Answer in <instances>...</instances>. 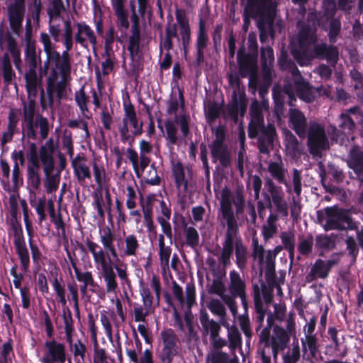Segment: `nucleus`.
<instances>
[{
  "label": "nucleus",
  "mask_w": 363,
  "mask_h": 363,
  "mask_svg": "<svg viewBox=\"0 0 363 363\" xmlns=\"http://www.w3.org/2000/svg\"><path fill=\"white\" fill-rule=\"evenodd\" d=\"M244 206L245 199L241 194H233L228 189H223L218 220L223 227L226 226V230L221 243L222 247L213 252V255L224 269L231 265L234 251L238 268L243 272L247 267V248L239 231V216L242 213Z\"/></svg>",
  "instance_id": "f257e3e1"
},
{
  "label": "nucleus",
  "mask_w": 363,
  "mask_h": 363,
  "mask_svg": "<svg viewBox=\"0 0 363 363\" xmlns=\"http://www.w3.org/2000/svg\"><path fill=\"white\" fill-rule=\"evenodd\" d=\"M99 236L103 247L89 239L86 240V245L93 257L96 268L101 270V277L118 276L121 285L130 288L131 281L129 278L128 265L123 263L113 265L111 263V257L115 260H118V253L114 245L113 230L108 226L101 228L99 230Z\"/></svg>",
  "instance_id": "f03ea898"
},
{
  "label": "nucleus",
  "mask_w": 363,
  "mask_h": 363,
  "mask_svg": "<svg viewBox=\"0 0 363 363\" xmlns=\"http://www.w3.org/2000/svg\"><path fill=\"white\" fill-rule=\"evenodd\" d=\"M70 51L64 50L62 53L54 52L50 57H47L45 67L49 64L53 66L46 79V93L41 91L40 103L43 111L53 108L55 99L59 102L67 96V87L71 82L72 57Z\"/></svg>",
  "instance_id": "7ed1b4c3"
},
{
  "label": "nucleus",
  "mask_w": 363,
  "mask_h": 363,
  "mask_svg": "<svg viewBox=\"0 0 363 363\" xmlns=\"http://www.w3.org/2000/svg\"><path fill=\"white\" fill-rule=\"evenodd\" d=\"M315 28L303 26L298 32L297 42L293 43L292 54L300 65H307L315 57L325 58L333 66L339 59V52L335 46L325 43L315 44Z\"/></svg>",
  "instance_id": "20e7f679"
},
{
  "label": "nucleus",
  "mask_w": 363,
  "mask_h": 363,
  "mask_svg": "<svg viewBox=\"0 0 363 363\" xmlns=\"http://www.w3.org/2000/svg\"><path fill=\"white\" fill-rule=\"evenodd\" d=\"M38 88L35 93L28 94V102L23 103V137L29 140H39L40 142L47 139L50 132L48 119L41 114L36 115L35 98L38 94Z\"/></svg>",
  "instance_id": "39448f33"
},
{
  "label": "nucleus",
  "mask_w": 363,
  "mask_h": 363,
  "mask_svg": "<svg viewBox=\"0 0 363 363\" xmlns=\"http://www.w3.org/2000/svg\"><path fill=\"white\" fill-rule=\"evenodd\" d=\"M250 121L248 125L249 138L257 139V146L262 154H268L273 147L276 136V129L274 125H264L262 108L257 101L252 103L250 109Z\"/></svg>",
  "instance_id": "423d86ee"
},
{
  "label": "nucleus",
  "mask_w": 363,
  "mask_h": 363,
  "mask_svg": "<svg viewBox=\"0 0 363 363\" xmlns=\"http://www.w3.org/2000/svg\"><path fill=\"white\" fill-rule=\"evenodd\" d=\"M277 4L275 0H248L249 11L259 18V40L265 42L268 35L273 39L274 32L273 23L276 15Z\"/></svg>",
  "instance_id": "0eeeda50"
},
{
  "label": "nucleus",
  "mask_w": 363,
  "mask_h": 363,
  "mask_svg": "<svg viewBox=\"0 0 363 363\" xmlns=\"http://www.w3.org/2000/svg\"><path fill=\"white\" fill-rule=\"evenodd\" d=\"M265 186L267 191L262 193L264 202L259 201L257 204V211L260 218H263L265 209L273 210L274 213L281 217L286 218L290 210V203L285 199L284 192L281 186H277L274 182L268 179Z\"/></svg>",
  "instance_id": "6e6552de"
},
{
  "label": "nucleus",
  "mask_w": 363,
  "mask_h": 363,
  "mask_svg": "<svg viewBox=\"0 0 363 363\" xmlns=\"http://www.w3.org/2000/svg\"><path fill=\"white\" fill-rule=\"evenodd\" d=\"M124 114L119 126L121 141L133 146L136 137L143 133V122L139 121L134 106L130 102L123 103Z\"/></svg>",
  "instance_id": "1a4fd4ad"
},
{
  "label": "nucleus",
  "mask_w": 363,
  "mask_h": 363,
  "mask_svg": "<svg viewBox=\"0 0 363 363\" xmlns=\"http://www.w3.org/2000/svg\"><path fill=\"white\" fill-rule=\"evenodd\" d=\"M54 143L52 138L48 140L41 148L40 161L45 174L44 186L48 194L55 192L58 187L60 177L54 174Z\"/></svg>",
  "instance_id": "9d476101"
},
{
  "label": "nucleus",
  "mask_w": 363,
  "mask_h": 363,
  "mask_svg": "<svg viewBox=\"0 0 363 363\" xmlns=\"http://www.w3.org/2000/svg\"><path fill=\"white\" fill-rule=\"evenodd\" d=\"M24 55L27 68L24 74L26 88L29 92L35 93V87H38L41 84V79L37 74L38 60L35 44L30 38L26 41Z\"/></svg>",
  "instance_id": "9b49d317"
},
{
  "label": "nucleus",
  "mask_w": 363,
  "mask_h": 363,
  "mask_svg": "<svg viewBox=\"0 0 363 363\" xmlns=\"http://www.w3.org/2000/svg\"><path fill=\"white\" fill-rule=\"evenodd\" d=\"M228 291V296H225L226 306L230 311L233 317L238 315V296L247 293V283L245 278L235 269L230 271L229 278L227 284Z\"/></svg>",
  "instance_id": "f8f14e48"
},
{
  "label": "nucleus",
  "mask_w": 363,
  "mask_h": 363,
  "mask_svg": "<svg viewBox=\"0 0 363 363\" xmlns=\"http://www.w3.org/2000/svg\"><path fill=\"white\" fill-rule=\"evenodd\" d=\"M306 133L307 145L311 155H318L322 151L329 148V141L325 127L322 124L316 121H310Z\"/></svg>",
  "instance_id": "ddd939ff"
},
{
  "label": "nucleus",
  "mask_w": 363,
  "mask_h": 363,
  "mask_svg": "<svg viewBox=\"0 0 363 363\" xmlns=\"http://www.w3.org/2000/svg\"><path fill=\"white\" fill-rule=\"evenodd\" d=\"M326 221L323 225L325 230H345L352 229V218L349 212L337 206L325 208Z\"/></svg>",
  "instance_id": "4468645a"
},
{
  "label": "nucleus",
  "mask_w": 363,
  "mask_h": 363,
  "mask_svg": "<svg viewBox=\"0 0 363 363\" xmlns=\"http://www.w3.org/2000/svg\"><path fill=\"white\" fill-rule=\"evenodd\" d=\"M341 123L339 125L340 130L335 125H330L328 128V135L332 140L340 145H346L349 142L350 137L355 130L356 125L353 117L348 113L346 109L340 115Z\"/></svg>",
  "instance_id": "2eb2a0df"
},
{
  "label": "nucleus",
  "mask_w": 363,
  "mask_h": 363,
  "mask_svg": "<svg viewBox=\"0 0 363 363\" xmlns=\"http://www.w3.org/2000/svg\"><path fill=\"white\" fill-rule=\"evenodd\" d=\"M67 355L66 345L52 337L44 342L39 360L41 363H65Z\"/></svg>",
  "instance_id": "dca6fc26"
},
{
  "label": "nucleus",
  "mask_w": 363,
  "mask_h": 363,
  "mask_svg": "<svg viewBox=\"0 0 363 363\" xmlns=\"http://www.w3.org/2000/svg\"><path fill=\"white\" fill-rule=\"evenodd\" d=\"M283 91L288 96L289 105L291 107L294 106L296 98L291 91V86H284ZM289 118L293 130L300 138H304L306 135L307 128V119L305 115L298 109L291 108L289 111Z\"/></svg>",
  "instance_id": "f3484780"
},
{
  "label": "nucleus",
  "mask_w": 363,
  "mask_h": 363,
  "mask_svg": "<svg viewBox=\"0 0 363 363\" xmlns=\"http://www.w3.org/2000/svg\"><path fill=\"white\" fill-rule=\"evenodd\" d=\"M172 172L175 186L179 192L186 193L195 185L194 172L189 166H184L177 161L172 164Z\"/></svg>",
  "instance_id": "a211bd4d"
},
{
  "label": "nucleus",
  "mask_w": 363,
  "mask_h": 363,
  "mask_svg": "<svg viewBox=\"0 0 363 363\" xmlns=\"http://www.w3.org/2000/svg\"><path fill=\"white\" fill-rule=\"evenodd\" d=\"M162 348L159 354L161 363H171L179 350V340L172 329H165L160 333Z\"/></svg>",
  "instance_id": "6ab92c4d"
},
{
  "label": "nucleus",
  "mask_w": 363,
  "mask_h": 363,
  "mask_svg": "<svg viewBox=\"0 0 363 363\" xmlns=\"http://www.w3.org/2000/svg\"><path fill=\"white\" fill-rule=\"evenodd\" d=\"M26 13V1H9L7 6V16L11 30L18 35L22 29Z\"/></svg>",
  "instance_id": "aec40b11"
},
{
  "label": "nucleus",
  "mask_w": 363,
  "mask_h": 363,
  "mask_svg": "<svg viewBox=\"0 0 363 363\" xmlns=\"http://www.w3.org/2000/svg\"><path fill=\"white\" fill-rule=\"evenodd\" d=\"M339 260L335 258H331L328 260L318 259L311 266L310 272L306 276L307 283L313 282L318 279H325L331 269L338 264Z\"/></svg>",
  "instance_id": "412c9836"
},
{
  "label": "nucleus",
  "mask_w": 363,
  "mask_h": 363,
  "mask_svg": "<svg viewBox=\"0 0 363 363\" xmlns=\"http://www.w3.org/2000/svg\"><path fill=\"white\" fill-rule=\"evenodd\" d=\"M76 32L74 33L75 43L86 48L89 43L93 50H95L98 43L97 37L94 30L84 21L77 22L74 24Z\"/></svg>",
  "instance_id": "4be33fe9"
},
{
  "label": "nucleus",
  "mask_w": 363,
  "mask_h": 363,
  "mask_svg": "<svg viewBox=\"0 0 363 363\" xmlns=\"http://www.w3.org/2000/svg\"><path fill=\"white\" fill-rule=\"evenodd\" d=\"M292 184L296 196H292L290 199V214L294 220H297L301 217L302 205L301 203V194L302 191L301 174V172L296 169H293Z\"/></svg>",
  "instance_id": "5701e85b"
},
{
  "label": "nucleus",
  "mask_w": 363,
  "mask_h": 363,
  "mask_svg": "<svg viewBox=\"0 0 363 363\" xmlns=\"http://www.w3.org/2000/svg\"><path fill=\"white\" fill-rule=\"evenodd\" d=\"M42 145L38 151V146L33 142L28 143V148L26 152V159L28 160V165L26 168V176H38L41 175L40 167V151Z\"/></svg>",
  "instance_id": "b1692460"
},
{
  "label": "nucleus",
  "mask_w": 363,
  "mask_h": 363,
  "mask_svg": "<svg viewBox=\"0 0 363 363\" xmlns=\"http://www.w3.org/2000/svg\"><path fill=\"white\" fill-rule=\"evenodd\" d=\"M208 36L206 27V20L199 15V30L196 35V59L194 65L200 66L204 62V50L208 45Z\"/></svg>",
  "instance_id": "393cba45"
},
{
  "label": "nucleus",
  "mask_w": 363,
  "mask_h": 363,
  "mask_svg": "<svg viewBox=\"0 0 363 363\" xmlns=\"http://www.w3.org/2000/svg\"><path fill=\"white\" fill-rule=\"evenodd\" d=\"M74 174L80 184H84L86 180L91 179V171L86 157L78 154L71 161Z\"/></svg>",
  "instance_id": "a878e982"
},
{
  "label": "nucleus",
  "mask_w": 363,
  "mask_h": 363,
  "mask_svg": "<svg viewBox=\"0 0 363 363\" xmlns=\"http://www.w3.org/2000/svg\"><path fill=\"white\" fill-rule=\"evenodd\" d=\"M291 74L297 96L306 102L313 101L315 97L311 87L309 86L308 83L303 79L296 66L292 69Z\"/></svg>",
  "instance_id": "bb28decb"
},
{
  "label": "nucleus",
  "mask_w": 363,
  "mask_h": 363,
  "mask_svg": "<svg viewBox=\"0 0 363 363\" xmlns=\"http://www.w3.org/2000/svg\"><path fill=\"white\" fill-rule=\"evenodd\" d=\"M185 292L186 298L184 297L182 288L175 281L172 282V294L174 298L182 307L186 304L190 308L196 303V289L194 284L188 283Z\"/></svg>",
  "instance_id": "cd10ccee"
},
{
  "label": "nucleus",
  "mask_w": 363,
  "mask_h": 363,
  "mask_svg": "<svg viewBox=\"0 0 363 363\" xmlns=\"http://www.w3.org/2000/svg\"><path fill=\"white\" fill-rule=\"evenodd\" d=\"M239 73L242 77H247L252 72L257 70V62L255 57L246 52L244 46L240 48L237 54Z\"/></svg>",
  "instance_id": "c85d7f7f"
},
{
  "label": "nucleus",
  "mask_w": 363,
  "mask_h": 363,
  "mask_svg": "<svg viewBox=\"0 0 363 363\" xmlns=\"http://www.w3.org/2000/svg\"><path fill=\"white\" fill-rule=\"evenodd\" d=\"M347 163L354 171L357 179L363 183V150L359 146H354L350 150Z\"/></svg>",
  "instance_id": "c756f323"
},
{
  "label": "nucleus",
  "mask_w": 363,
  "mask_h": 363,
  "mask_svg": "<svg viewBox=\"0 0 363 363\" xmlns=\"http://www.w3.org/2000/svg\"><path fill=\"white\" fill-rule=\"evenodd\" d=\"M122 240H118V247L121 256L124 257H135L140 249V241L136 235L134 233L125 235L123 239L124 245L121 246Z\"/></svg>",
  "instance_id": "7c9ffc66"
},
{
  "label": "nucleus",
  "mask_w": 363,
  "mask_h": 363,
  "mask_svg": "<svg viewBox=\"0 0 363 363\" xmlns=\"http://www.w3.org/2000/svg\"><path fill=\"white\" fill-rule=\"evenodd\" d=\"M274 335L272 338V348L274 359L277 358L279 351L286 348L289 341V334L281 327L276 326L274 329Z\"/></svg>",
  "instance_id": "2f4dec72"
},
{
  "label": "nucleus",
  "mask_w": 363,
  "mask_h": 363,
  "mask_svg": "<svg viewBox=\"0 0 363 363\" xmlns=\"http://www.w3.org/2000/svg\"><path fill=\"white\" fill-rule=\"evenodd\" d=\"M209 148L214 161H218L223 167L230 164V150L228 145H209Z\"/></svg>",
  "instance_id": "473e14b6"
},
{
  "label": "nucleus",
  "mask_w": 363,
  "mask_h": 363,
  "mask_svg": "<svg viewBox=\"0 0 363 363\" xmlns=\"http://www.w3.org/2000/svg\"><path fill=\"white\" fill-rule=\"evenodd\" d=\"M75 363H86L87 347L82 340L74 342L73 337L66 340Z\"/></svg>",
  "instance_id": "72a5a7b5"
},
{
  "label": "nucleus",
  "mask_w": 363,
  "mask_h": 363,
  "mask_svg": "<svg viewBox=\"0 0 363 363\" xmlns=\"http://www.w3.org/2000/svg\"><path fill=\"white\" fill-rule=\"evenodd\" d=\"M164 236L165 234L163 233L155 235L158 240V255L160 266L164 270L169 267V259L172 255V244H165Z\"/></svg>",
  "instance_id": "f704fd0d"
},
{
  "label": "nucleus",
  "mask_w": 363,
  "mask_h": 363,
  "mask_svg": "<svg viewBox=\"0 0 363 363\" xmlns=\"http://www.w3.org/2000/svg\"><path fill=\"white\" fill-rule=\"evenodd\" d=\"M199 320L201 324L203 333L206 335L209 334L210 338L219 334L220 330V324L213 319H209L206 311H201Z\"/></svg>",
  "instance_id": "c9c22d12"
},
{
  "label": "nucleus",
  "mask_w": 363,
  "mask_h": 363,
  "mask_svg": "<svg viewBox=\"0 0 363 363\" xmlns=\"http://www.w3.org/2000/svg\"><path fill=\"white\" fill-rule=\"evenodd\" d=\"M331 9H327L325 11V15L328 18H331L330 21V29L328 33L329 40L330 43H334L336 42L337 35H339L341 30V22L338 18H333L336 11L335 5L334 3L331 4Z\"/></svg>",
  "instance_id": "e433bc0d"
},
{
  "label": "nucleus",
  "mask_w": 363,
  "mask_h": 363,
  "mask_svg": "<svg viewBox=\"0 0 363 363\" xmlns=\"http://www.w3.org/2000/svg\"><path fill=\"white\" fill-rule=\"evenodd\" d=\"M74 101L80 110V113L84 118L90 119L92 115L89 109V96L85 92L84 86H82L74 93Z\"/></svg>",
  "instance_id": "4c0bfd02"
},
{
  "label": "nucleus",
  "mask_w": 363,
  "mask_h": 363,
  "mask_svg": "<svg viewBox=\"0 0 363 363\" xmlns=\"http://www.w3.org/2000/svg\"><path fill=\"white\" fill-rule=\"evenodd\" d=\"M245 111V104L242 101L241 99L238 100L235 94L233 101L227 105L223 117L225 118H230L236 123L238 120V113L240 112L241 115H242Z\"/></svg>",
  "instance_id": "58836bf2"
},
{
  "label": "nucleus",
  "mask_w": 363,
  "mask_h": 363,
  "mask_svg": "<svg viewBox=\"0 0 363 363\" xmlns=\"http://www.w3.org/2000/svg\"><path fill=\"white\" fill-rule=\"evenodd\" d=\"M274 63V51L272 47L261 48V65L262 74H273Z\"/></svg>",
  "instance_id": "ea45409f"
},
{
  "label": "nucleus",
  "mask_w": 363,
  "mask_h": 363,
  "mask_svg": "<svg viewBox=\"0 0 363 363\" xmlns=\"http://www.w3.org/2000/svg\"><path fill=\"white\" fill-rule=\"evenodd\" d=\"M224 326L227 329L228 347L233 353H235L238 348H241L242 347V342L240 332L238 327L234 325H230L228 323H225Z\"/></svg>",
  "instance_id": "a19ab883"
},
{
  "label": "nucleus",
  "mask_w": 363,
  "mask_h": 363,
  "mask_svg": "<svg viewBox=\"0 0 363 363\" xmlns=\"http://www.w3.org/2000/svg\"><path fill=\"white\" fill-rule=\"evenodd\" d=\"M59 42H61L65 47V50L71 51L73 49L75 43L74 33H73L72 23L69 19L63 21V29Z\"/></svg>",
  "instance_id": "79ce46f5"
},
{
  "label": "nucleus",
  "mask_w": 363,
  "mask_h": 363,
  "mask_svg": "<svg viewBox=\"0 0 363 363\" xmlns=\"http://www.w3.org/2000/svg\"><path fill=\"white\" fill-rule=\"evenodd\" d=\"M6 47L7 50L11 53L14 65L18 72H21V50L18 47L16 39L11 35H7L5 37Z\"/></svg>",
  "instance_id": "37998d69"
},
{
  "label": "nucleus",
  "mask_w": 363,
  "mask_h": 363,
  "mask_svg": "<svg viewBox=\"0 0 363 363\" xmlns=\"http://www.w3.org/2000/svg\"><path fill=\"white\" fill-rule=\"evenodd\" d=\"M173 38H177L178 41L180 40L177 34V26L176 23L168 22L165 26L164 36L160 43V47H163L168 52L170 51L174 46Z\"/></svg>",
  "instance_id": "c03bdc74"
},
{
  "label": "nucleus",
  "mask_w": 363,
  "mask_h": 363,
  "mask_svg": "<svg viewBox=\"0 0 363 363\" xmlns=\"http://www.w3.org/2000/svg\"><path fill=\"white\" fill-rule=\"evenodd\" d=\"M41 182V175L27 176V189L29 194L28 201L31 206L38 202L36 200V192L40 190Z\"/></svg>",
  "instance_id": "a18cd8bd"
},
{
  "label": "nucleus",
  "mask_w": 363,
  "mask_h": 363,
  "mask_svg": "<svg viewBox=\"0 0 363 363\" xmlns=\"http://www.w3.org/2000/svg\"><path fill=\"white\" fill-rule=\"evenodd\" d=\"M92 170L94 177V181L99 188L105 186L109 182V178L107 175L104 165L96 161L92 162Z\"/></svg>",
  "instance_id": "49530a36"
},
{
  "label": "nucleus",
  "mask_w": 363,
  "mask_h": 363,
  "mask_svg": "<svg viewBox=\"0 0 363 363\" xmlns=\"http://www.w3.org/2000/svg\"><path fill=\"white\" fill-rule=\"evenodd\" d=\"M223 303L222 299L211 298L207 307L213 314L220 318V324L225 325L227 313Z\"/></svg>",
  "instance_id": "de8ad7c7"
},
{
  "label": "nucleus",
  "mask_w": 363,
  "mask_h": 363,
  "mask_svg": "<svg viewBox=\"0 0 363 363\" xmlns=\"http://www.w3.org/2000/svg\"><path fill=\"white\" fill-rule=\"evenodd\" d=\"M279 216L275 213H270L267 219V223L262 228V234L264 240L271 239L277 233V222Z\"/></svg>",
  "instance_id": "09e8293b"
},
{
  "label": "nucleus",
  "mask_w": 363,
  "mask_h": 363,
  "mask_svg": "<svg viewBox=\"0 0 363 363\" xmlns=\"http://www.w3.org/2000/svg\"><path fill=\"white\" fill-rule=\"evenodd\" d=\"M301 343L303 354H306L308 351L312 357H315L318 352L316 335H304V337L301 338Z\"/></svg>",
  "instance_id": "8fccbe9b"
},
{
  "label": "nucleus",
  "mask_w": 363,
  "mask_h": 363,
  "mask_svg": "<svg viewBox=\"0 0 363 363\" xmlns=\"http://www.w3.org/2000/svg\"><path fill=\"white\" fill-rule=\"evenodd\" d=\"M279 238L283 247L288 251L289 258L292 260L294 257L295 251V233L294 230L283 231L280 233Z\"/></svg>",
  "instance_id": "3c124183"
},
{
  "label": "nucleus",
  "mask_w": 363,
  "mask_h": 363,
  "mask_svg": "<svg viewBox=\"0 0 363 363\" xmlns=\"http://www.w3.org/2000/svg\"><path fill=\"white\" fill-rule=\"evenodd\" d=\"M140 148V170L144 172L145 169L149 166L151 159L148 154L152 151V145L151 143L145 140H141L139 143Z\"/></svg>",
  "instance_id": "603ef678"
},
{
  "label": "nucleus",
  "mask_w": 363,
  "mask_h": 363,
  "mask_svg": "<svg viewBox=\"0 0 363 363\" xmlns=\"http://www.w3.org/2000/svg\"><path fill=\"white\" fill-rule=\"evenodd\" d=\"M1 68L4 82L6 85L12 83L16 78V74L12 69L11 62L8 53H4L1 58Z\"/></svg>",
  "instance_id": "864d4df0"
},
{
  "label": "nucleus",
  "mask_w": 363,
  "mask_h": 363,
  "mask_svg": "<svg viewBox=\"0 0 363 363\" xmlns=\"http://www.w3.org/2000/svg\"><path fill=\"white\" fill-rule=\"evenodd\" d=\"M153 311V308L144 303H135L133 306V314L134 320L139 323H145L147 316Z\"/></svg>",
  "instance_id": "5fc2aeb1"
},
{
  "label": "nucleus",
  "mask_w": 363,
  "mask_h": 363,
  "mask_svg": "<svg viewBox=\"0 0 363 363\" xmlns=\"http://www.w3.org/2000/svg\"><path fill=\"white\" fill-rule=\"evenodd\" d=\"M185 236V245L193 250H196L199 245V234L193 226H186L184 230Z\"/></svg>",
  "instance_id": "6e6d98bb"
},
{
  "label": "nucleus",
  "mask_w": 363,
  "mask_h": 363,
  "mask_svg": "<svg viewBox=\"0 0 363 363\" xmlns=\"http://www.w3.org/2000/svg\"><path fill=\"white\" fill-rule=\"evenodd\" d=\"M263 264L259 265V269L262 272L264 269L267 276H272L275 272V254L271 250H267L264 257Z\"/></svg>",
  "instance_id": "4d7b16f0"
},
{
  "label": "nucleus",
  "mask_w": 363,
  "mask_h": 363,
  "mask_svg": "<svg viewBox=\"0 0 363 363\" xmlns=\"http://www.w3.org/2000/svg\"><path fill=\"white\" fill-rule=\"evenodd\" d=\"M267 169L271 176L278 182H284L286 170L281 161L269 162Z\"/></svg>",
  "instance_id": "13d9d810"
},
{
  "label": "nucleus",
  "mask_w": 363,
  "mask_h": 363,
  "mask_svg": "<svg viewBox=\"0 0 363 363\" xmlns=\"http://www.w3.org/2000/svg\"><path fill=\"white\" fill-rule=\"evenodd\" d=\"M184 108V98L183 95V91L179 89V96H171L170 99L167 102V113L168 114H174L177 116V112L179 108Z\"/></svg>",
  "instance_id": "bf43d9fd"
},
{
  "label": "nucleus",
  "mask_w": 363,
  "mask_h": 363,
  "mask_svg": "<svg viewBox=\"0 0 363 363\" xmlns=\"http://www.w3.org/2000/svg\"><path fill=\"white\" fill-rule=\"evenodd\" d=\"M62 320L65 333V340H68L73 337L74 333H75L74 320L72 312L69 309H67V311H63Z\"/></svg>",
  "instance_id": "052dcab7"
},
{
  "label": "nucleus",
  "mask_w": 363,
  "mask_h": 363,
  "mask_svg": "<svg viewBox=\"0 0 363 363\" xmlns=\"http://www.w3.org/2000/svg\"><path fill=\"white\" fill-rule=\"evenodd\" d=\"M131 34L128 39V50L133 60L138 54L140 43V30H131Z\"/></svg>",
  "instance_id": "680f3d73"
},
{
  "label": "nucleus",
  "mask_w": 363,
  "mask_h": 363,
  "mask_svg": "<svg viewBox=\"0 0 363 363\" xmlns=\"http://www.w3.org/2000/svg\"><path fill=\"white\" fill-rule=\"evenodd\" d=\"M51 284L53 289L56 294L57 301L62 305L67 304V299L65 295V287L62 283V278H58L57 276L53 277L51 280Z\"/></svg>",
  "instance_id": "e2e57ef3"
},
{
  "label": "nucleus",
  "mask_w": 363,
  "mask_h": 363,
  "mask_svg": "<svg viewBox=\"0 0 363 363\" xmlns=\"http://www.w3.org/2000/svg\"><path fill=\"white\" fill-rule=\"evenodd\" d=\"M24 272H27L30 267V255L26 244L14 245Z\"/></svg>",
  "instance_id": "0e129e2a"
},
{
  "label": "nucleus",
  "mask_w": 363,
  "mask_h": 363,
  "mask_svg": "<svg viewBox=\"0 0 363 363\" xmlns=\"http://www.w3.org/2000/svg\"><path fill=\"white\" fill-rule=\"evenodd\" d=\"M13 355V340L9 338L0 346V363H11Z\"/></svg>",
  "instance_id": "69168bd1"
},
{
  "label": "nucleus",
  "mask_w": 363,
  "mask_h": 363,
  "mask_svg": "<svg viewBox=\"0 0 363 363\" xmlns=\"http://www.w3.org/2000/svg\"><path fill=\"white\" fill-rule=\"evenodd\" d=\"M225 284L221 279L217 278L212 281L211 285L209 289V293L218 295L224 303L226 305L225 296H228V293H225Z\"/></svg>",
  "instance_id": "338daca9"
},
{
  "label": "nucleus",
  "mask_w": 363,
  "mask_h": 363,
  "mask_svg": "<svg viewBox=\"0 0 363 363\" xmlns=\"http://www.w3.org/2000/svg\"><path fill=\"white\" fill-rule=\"evenodd\" d=\"M301 356L298 341L294 342L292 347L283 356V363H298Z\"/></svg>",
  "instance_id": "774afa93"
}]
</instances>
